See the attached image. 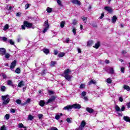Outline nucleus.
Instances as JSON below:
<instances>
[{
  "mask_svg": "<svg viewBox=\"0 0 130 130\" xmlns=\"http://www.w3.org/2000/svg\"><path fill=\"white\" fill-rule=\"evenodd\" d=\"M30 6H31V4H30L27 3V4H26L25 6V10H27V9H29Z\"/></svg>",
  "mask_w": 130,
  "mask_h": 130,
  "instance_id": "4c0bfd02",
  "label": "nucleus"
},
{
  "mask_svg": "<svg viewBox=\"0 0 130 130\" xmlns=\"http://www.w3.org/2000/svg\"><path fill=\"white\" fill-rule=\"evenodd\" d=\"M44 104H45V103L43 101H41L39 103L40 106H41L42 107H43V106H44Z\"/></svg>",
  "mask_w": 130,
  "mask_h": 130,
  "instance_id": "4be33fe9",
  "label": "nucleus"
},
{
  "mask_svg": "<svg viewBox=\"0 0 130 130\" xmlns=\"http://www.w3.org/2000/svg\"><path fill=\"white\" fill-rule=\"evenodd\" d=\"M64 55H66V53L61 52L58 54V57H62L63 56H64Z\"/></svg>",
  "mask_w": 130,
  "mask_h": 130,
  "instance_id": "a878e982",
  "label": "nucleus"
},
{
  "mask_svg": "<svg viewBox=\"0 0 130 130\" xmlns=\"http://www.w3.org/2000/svg\"><path fill=\"white\" fill-rule=\"evenodd\" d=\"M89 85H91V84H96V82L94 81L93 80H90L88 82Z\"/></svg>",
  "mask_w": 130,
  "mask_h": 130,
  "instance_id": "ea45409f",
  "label": "nucleus"
},
{
  "mask_svg": "<svg viewBox=\"0 0 130 130\" xmlns=\"http://www.w3.org/2000/svg\"><path fill=\"white\" fill-rule=\"evenodd\" d=\"M8 94L6 95L2 96V100L3 101V105H7V104H9L10 103V98Z\"/></svg>",
  "mask_w": 130,
  "mask_h": 130,
  "instance_id": "7ed1b4c3",
  "label": "nucleus"
},
{
  "mask_svg": "<svg viewBox=\"0 0 130 130\" xmlns=\"http://www.w3.org/2000/svg\"><path fill=\"white\" fill-rule=\"evenodd\" d=\"M77 23H78V21H77V20L74 19L73 21V25H77Z\"/></svg>",
  "mask_w": 130,
  "mask_h": 130,
  "instance_id": "8fccbe9b",
  "label": "nucleus"
},
{
  "mask_svg": "<svg viewBox=\"0 0 130 130\" xmlns=\"http://www.w3.org/2000/svg\"><path fill=\"white\" fill-rule=\"evenodd\" d=\"M8 42H9L10 44H11V45H14L15 43L14 42V41H13V40L11 39L9 41H8Z\"/></svg>",
  "mask_w": 130,
  "mask_h": 130,
  "instance_id": "a19ab883",
  "label": "nucleus"
},
{
  "mask_svg": "<svg viewBox=\"0 0 130 130\" xmlns=\"http://www.w3.org/2000/svg\"><path fill=\"white\" fill-rule=\"evenodd\" d=\"M23 86H24L23 81H21L18 83V87H19V88L23 87Z\"/></svg>",
  "mask_w": 130,
  "mask_h": 130,
  "instance_id": "a211bd4d",
  "label": "nucleus"
},
{
  "mask_svg": "<svg viewBox=\"0 0 130 130\" xmlns=\"http://www.w3.org/2000/svg\"><path fill=\"white\" fill-rule=\"evenodd\" d=\"M60 116H62V113H60V115H59V114L56 115L55 116V118L57 120H58V119H59V118H60Z\"/></svg>",
  "mask_w": 130,
  "mask_h": 130,
  "instance_id": "dca6fc26",
  "label": "nucleus"
},
{
  "mask_svg": "<svg viewBox=\"0 0 130 130\" xmlns=\"http://www.w3.org/2000/svg\"><path fill=\"white\" fill-rule=\"evenodd\" d=\"M119 100L120 101V102H122V101H123V99H122V97H120Z\"/></svg>",
  "mask_w": 130,
  "mask_h": 130,
  "instance_id": "052dcab7",
  "label": "nucleus"
},
{
  "mask_svg": "<svg viewBox=\"0 0 130 130\" xmlns=\"http://www.w3.org/2000/svg\"><path fill=\"white\" fill-rule=\"evenodd\" d=\"M93 43H94V42L92 40L89 41L87 42V46H91V45H92V44H93Z\"/></svg>",
  "mask_w": 130,
  "mask_h": 130,
  "instance_id": "412c9836",
  "label": "nucleus"
},
{
  "mask_svg": "<svg viewBox=\"0 0 130 130\" xmlns=\"http://www.w3.org/2000/svg\"><path fill=\"white\" fill-rule=\"evenodd\" d=\"M72 32L73 33H74V35H76V34H77V29H76V27H73Z\"/></svg>",
  "mask_w": 130,
  "mask_h": 130,
  "instance_id": "c85d7f7f",
  "label": "nucleus"
},
{
  "mask_svg": "<svg viewBox=\"0 0 130 130\" xmlns=\"http://www.w3.org/2000/svg\"><path fill=\"white\" fill-rule=\"evenodd\" d=\"M21 72V70H20L19 68H17L15 70V72L17 73V74H20Z\"/></svg>",
  "mask_w": 130,
  "mask_h": 130,
  "instance_id": "37998d69",
  "label": "nucleus"
},
{
  "mask_svg": "<svg viewBox=\"0 0 130 130\" xmlns=\"http://www.w3.org/2000/svg\"><path fill=\"white\" fill-rule=\"evenodd\" d=\"M66 121L69 123H72V118H67V119H66Z\"/></svg>",
  "mask_w": 130,
  "mask_h": 130,
  "instance_id": "e433bc0d",
  "label": "nucleus"
},
{
  "mask_svg": "<svg viewBox=\"0 0 130 130\" xmlns=\"http://www.w3.org/2000/svg\"><path fill=\"white\" fill-rule=\"evenodd\" d=\"M50 130H58V129H57V128H56V127H51V128L50 129Z\"/></svg>",
  "mask_w": 130,
  "mask_h": 130,
  "instance_id": "4d7b16f0",
  "label": "nucleus"
},
{
  "mask_svg": "<svg viewBox=\"0 0 130 130\" xmlns=\"http://www.w3.org/2000/svg\"><path fill=\"white\" fill-rule=\"evenodd\" d=\"M103 17H104V13H102L101 14V16L100 17V19H102L103 18Z\"/></svg>",
  "mask_w": 130,
  "mask_h": 130,
  "instance_id": "0e129e2a",
  "label": "nucleus"
},
{
  "mask_svg": "<svg viewBox=\"0 0 130 130\" xmlns=\"http://www.w3.org/2000/svg\"><path fill=\"white\" fill-rule=\"evenodd\" d=\"M56 2L60 7H62V4H61V1L60 0H56Z\"/></svg>",
  "mask_w": 130,
  "mask_h": 130,
  "instance_id": "7c9ffc66",
  "label": "nucleus"
},
{
  "mask_svg": "<svg viewBox=\"0 0 130 130\" xmlns=\"http://www.w3.org/2000/svg\"><path fill=\"white\" fill-rule=\"evenodd\" d=\"M2 76H3L4 79H6L7 78V76L6 75L3 74L2 75Z\"/></svg>",
  "mask_w": 130,
  "mask_h": 130,
  "instance_id": "69168bd1",
  "label": "nucleus"
},
{
  "mask_svg": "<svg viewBox=\"0 0 130 130\" xmlns=\"http://www.w3.org/2000/svg\"><path fill=\"white\" fill-rule=\"evenodd\" d=\"M38 116L39 118V119H41V118H42L43 115L42 114H39L38 115Z\"/></svg>",
  "mask_w": 130,
  "mask_h": 130,
  "instance_id": "de8ad7c7",
  "label": "nucleus"
},
{
  "mask_svg": "<svg viewBox=\"0 0 130 130\" xmlns=\"http://www.w3.org/2000/svg\"><path fill=\"white\" fill-rule=\"evenodd\" d=\"M11 112H12V113H15V112H16V110L14 109H11L10 110Z\"/></svg>",
  "mask_w": 130,
  "mask_h": 130,
  "instance_id": "5fc2aeb1",
  "label": "nucleus"
},
{
  "mask_svg": "<svg viewBox=\"0 0 130 130\" xmlns=\"http://www.w3.org/2000/svg\"><path fill=\"white\" fill-rule=\"evenodd\" d=\"M5 117L6 119H7L8 120V119H10V114H6L5 116Z\"/></svg>",
  "mask_w": 130,
  "mask_h": 130,
  "instance_id": "c03bdc74",
  "label": "nucleus"
},
{
  "mask_svg": "<svg viewBox=\"0 0 130 130\" xmlns=\"http://www.w3.org/2000/svg\"><path fill=\"white\" fill-rule=\"evenodd\" d=\"M83 99H84V100H85V101H88V97H87V96H84V97L83 98Z\"/></svg>",
  "mask_w": 130,
  "mask_h": 130,
  "instance_id": "680f3d73",
  "label": "nucleus"
},
{
  "mask_svg": "<svg viewBox=\"0 0 130 130\" xmlns=\"http://www.w3.org/2000/svg\"><path fill=\"white\" fill-rule=\"evenodd\" d=\"M48 93L50 94V95H52L53 94V91L51 90H48Z\"/></svg>",
  "mask_w": 130,
  "mask_h": 130,
  "instance_id": "6e6d98bb",
  "label": "nucleus"
},
{
  "mask_svg": "<svg viewBox=\"0 0 130 130\" xmlns=\"http://www.w3.org/2000/svg\"><path fill=\"white\" fill-rule=\"evenodd\" d=\"M1 130H6V125H4L2 126Z\"/></svg>",
  "mask_w": 130,
  "mask_h": 130,
  "instance_id": "603ef678",
  "label": "nucleus"
},
{
  "mask_svg": "<svg viewBox=\"0 0 130 130\" xmlns=\"http://www.w3.org/2000/svg\"><path fill=\"white\" fill-rule=\"evenodd\" d=\"M5 58H10V57H11V55L9 53H6V54H5Z\"/></svg>",
  "mask_w": 130,
  "mask_h": 130,
  "instance_id": "72a5a7b5",
  "label": "nucleus"
},
{
  "mask_svg": "<svg viewBox=\"0 0 130 130\" xmlns=\"http://www.w3.org/2000/svg\"><path fill=\"white\" fill-rule=\"evenodd\" d=\"M86 111L87 112H89V113H93L94 112V110L91 108H86Z\"/></svg>",
  "mask_w": 130,
  "mask_h": 130,
  "instance_id": "9b49d317",
  "label": "nucleus"
},
{
  "mask_svg": "<svg viewBox=\"0 0 130 130\" xmlns=\"http://www.w3.org/2000/svg\"><path fill=\"white\" fill-rule=\"evenodd\" d=\"M72 73V71L70 69H66L64 71L63 75H62V77H63L67 81H71L72 78H73V76L70 75Z\"/></svg>",
  "mask_w": 130,
  "mask_h": 130,
  "instance_id": "f257e3e1",
  "label": "nucleus"
},
{
  "mask_svg": "<svg viewBox=\"0 0 130 130\" xmlns=\"http://www.w3.org/2000/svg\"><path fill=\"white\" fill-rule=\"evenodd\" d=\"M124 89H125V90H127V91H129V90H130L129 86H128L127 85H124Z\"/></svg>",
  "mask_w": 130,
  "mask_h": 130,
  "instance_id": "c9c22d12",
  "label": "nucleus"
},
{
  "mask_svg": "<svg viewBox=\"0 0 130 130\" xmlns=\"http://www.w3.org/2000/svg\"><path fill=\"white\" fill-rule=\"evenodd\" d=\"M86 125V122L83 120L80 124L81 127H79V130L84 129V127Z\"/></svg>",
  "mask_w": 130,
  "mask_h": 130,
  "instance_id": "6e6552de",
  "label": "nucleus"
},
{
  "mask_svg": "<svg viewBox=\"0 0 130 130\" xmlns=\"http://www.w3.org/2000/svg\"><path fill=\"white\" fill-rule=\"evenodd\" d=\"M34 119V117L32 116V115H28V120H33Z\"/></svg>",
  "mask_w": 130,
  "mask_h": 130,
  "instance_id": "2f4dec72",
  "label": "nucleus"
},
{
  "mask_svg": "<svg viewBox=\"0 0 130 130\" xmlns=\"http://www.w3.org/2000/svg\"><path fill=\"white\" fill-rule=\"evenodd\" d=\"M56 64V61H51V63L50 64V67H51L52 68H53V67H54V66H55Z\"/></svg>",
  "mask_w": 130,
  "mask_h": 130,
  "instance_id": "6ab92c4d",
  "label": "nucleus"
},
{
  "mask_svg": "<svg viewBox=\"0 0 130 130\" xmlns=\"http://www.w3.org/2000/svg\"><path fill=\"white\" fill-rule=\"evenodd\" d=\"M82 19L84 23L87 22V17H83Z\"/></svg>",
  "mask_w": 130,
  "mask_h": 130,
  "instance_id": "49530a36",
  "label": "nucleus"
},
{
  "mask_svg": "<svg viewBox=\"0 0 130 130\" xmlns=\"http://www.w3.org/2000/svg\"><path fill=\"white\" fill-rule=\"evenodd\" d=\"M44 27H45L44 30L43 31V33L47 32V30L49 29V25L48 24V20L44 22Z\"/></svg>",
  "mask_w": 130,
  "mask_h": 130,
  "instance_id": "20e7f679",
  "label": "nucleus"
},
{
  "mask_svg": "<svg viewBox=\"0 0 130 130\" xmlns=\"http://www.w3.org/2000/svg\"><path fill=\"white\" fill-rule=\"evenodd\" d=\"M96 49H98L100 47V42H98L97 43L95 44L94 46H93Z\"/></svg>",
  "mask_w": 130,
  "mask_h": 130,
  "instance_id": "2eb2a0df",
  "label": "nucleus"
},
{
  "mask_svg": "<svg viewBox=\"0 0 130 130\" xmlns=\"http://www.w3.org/2000/svg\"><path fill=\"white\" fill-rule=\"evenodd\" d=\"M115 109L117 112H118V111H120V108H119L117 105L115 106Z\"/></svg>",
  "mask_w": 130,
  "mask_h": 130,
  "instance_id": "b1692460",
  "label": "nucleus"
},
{
  "mask_svg": "<svg viewBox=\"0 0 130 130\" xmlns=\"http://www.w3.org/2000/svg\"><path fill=\"white\" fill-rule=\"evenodd\" d=\"M7 85H8V86H12V87H14V86H15V85H14V83H13V81H12V80H8L7 81Z\"/></svg>",
  "mask_w": 130,
  "mask_h": 130,
  "instance_id": "ddd939ff",
  "label": "nucleus"
},
{
  "mask_svg": "<svg viewBox=\"0 0 130 130\" xmlns=\"http://www.w3.org/2000/svg\"><path fill=\"white\" fill-rule=\"evenodd\" d=\"M128 108H130V102L127 104Z\"/></svg>",
  "mask_w": 130,
  "mask_h": 130,
  "instance_id": "774afa93",
  "label": "nucleus"
},
{
  "mask_svg": "<svg viewBox=\"0 0 130 130\" xmlns=\"http://www.w3.org/2000/svg\"><path fill=\"white\" fill-rule=\"evenodd\" d=\"M23 25L27 28H31V27H32V26H33V24H32L31 23H30L27 21H25L24 22Z\"/></svg>",
  "mask_w": 130,
  "mask_h": 130,
  "instance_id": "39448f33",
  "label": "nucleus"
},
{
  "mask_svg": "<svg viewBox=\"0 0 130 130\" xmlns=\"http://www.w3.org/2000/svg\"><path fill=\"white\" fill-rule=\"evenodd\" d=\"M107 82H108V84H111L112 83V80L110 78H108L107 79Z\"/></svg>",
  "mask_w": 130,
  "mask_h": 130,
  "instance_id": "58836bf2",
  "label": "nucleus"
},
{
  "mask_svg": "<svg viewBox=\"0 0 130 130\" xmlns=\"http://www.w3.org/2000/svg\"><path fill=\"white\" fill-rule=\"evenodd\" d=\"M73 108H75V109H80L81 108V105L79 104H75L73 105H69L64 107L63 110H72Z\"/></svg>",
  "mask_w": 130,
  "mask_h": 130,
  "instance_id": "f03ea898",
  "label": "nucleus"
},
{
  "mask_svg": "<svg viewBox=\"0 0 130 130\" xmlns=\"http://www.w3.org/2000/svg\"><path fill=\"white\" fill-rule=\"evenodd\" d=\"M43 50L44 53H46V54H48V53H49V50L48 49H44Z\"/></svg>",
  "mask_w": 130,
  "mask_h": 130,
  "instance_id": "cd10ccee",
  "label": "nucleus"
},
{
  "mask_svg": "<svg viewBox=\"0 0 130 130\" xmlns=\"http://www.w3.org/2000/svg\"><path fill=\"white\" fill-rule=\"evenodd\" d=\"M18 127L19 128H21L22 127H23V128H26V127L24 126V125H23V123H19L18 124Z\"/></svg>",
  "mask_w": 130,
  "mask_h": 130,
  "instance_id": "c756f323",
  "label": "nucleus"
},
{
  "mask_svg": "<svg viewBox=\"0 0 130 130\" xmlns=\"http://www.w3.org/2000/svg\"><path fill=\"white\" fill-rule=\"evenodd\" d=\"M105 62L106 63H109L110 61L109 60L106 59L105 60Z\"/></svg>",
  "mask_w": 130,
  "mask_h": 130,
  "instance_id": "338daca9",
  "label": "nucleus"
},
{
  "mask_svg": "<svg viewBox=\"0 0 130 130\" xmlns=\"http://www.w3.org/2000/svg\"><path fill=\"white\" fill-rule=\"evenodd\" d=\"M1 40H3L4 42H6V41H7V42H8V38H7L6 37H2V38H1Z\"/></svg>",
  "mask_w": 130,
  "mask_h": 130,
  "instance_id": "79ce46f5",
  "label": "nucleus"
},
{
  "mask_svg": "<svg viewBox=\"0 0 130 130\" xmlns=\"http://www.w3.org/2000/svg\"><path fill=\"white\" fill-rule=\"evenodd\" d=\"M116 20H117V18L116 16H114L112 19V21L113 23H115L116 22Z\"/></svg>",
  "mask_w": 130,
  "mask_h": 130,
  "instance_id": "aec40b11",
  "label": "nucleus"
},
{
  "mask_svg": "<svg viewBox=\"0 0 130 130\" xmlns=\"http://www.w3.org/2000/svg\"><path fill=\"white\" fill-rule=\"evenodd\" d=\"M86 95H87V92H86L85 91H83L81 93V96H82L83 97H85Z\"/></svg>",
  "mask_w": 130,
  "mask_h": 130,
  "instance_id": "a18cd8bd",
  "label": "nucleus"
},
{
  "mask_svg": "<svg viewBox=\"0 0 130 130\" xmlns=\"http://www.w3.org/2000/svg\"><path fill=\"white\" fill-rule=\"evenodd\" d=\"M124 109H125V107H124V106H122L120 110L121 111H124Z\"/></svg>",
  "mask_w": 130,
  "mask_h": 130,
  "instance_id": "bf43d9fd",
  "label": "nucleus"
},
{
  "mask_svg": "<svg viewBox=\"0 0 130 130\" xmlns=\"http://www.w3.org/2000/svg\"><path fill=\"white\" fill-rule=\"evenodd\" d=\"M16 102L17 104H21L22 101H21V100H17Z\"/></svg>",
  "mask_w": 130,
  "mask_h": 130,
  "instance_id": "09e8293b",
  "label": "nucleus"
},
{
  "mask_svg": "<svg viewBox=\"0 0 130 130\" xmlns=\"http://www.w3.org/2000/svg\"><path fill=\"white\" fill-rule=\"evenodd\" d=\"M105 10L106 11H107V12H108L109 13H111V12H112V9L109 7H105Z\"/></svg>",
  "mask_w": 130,
  "mask_h": 130,
  "instance_id": "4468645a",
  "label": "nucleus"
},
{
  "mask_svg": "<svg viewBox=\"0 0 130 130\" xmlns=\"http://www.w3.org/2000/svg\"><path fill=\"white\" fill-rule=\"evenodd\" d=\"M84 88H85V84H82L80 86V89H84Z\"/></svg>",
  "mask_w": 130,
  "mask_h": 130,
  "instance_id": "3c124183",
  "label": "nucleus"
},
{
  "mask_svg": "<svg viewBox=\"0 0 130 130\" xmlns=\"http://www.w3.org/2000/svg\"><path fill=\"white\" fill-rule=\"evenodd\" d=\"M46 71H47V69L44 70L42 71V73H40V75L41 76H44V75H45V74H46Z\"/></svg>",
  "mask_w": 130,
  "mask_h": 130,
  "instance_id": "393cba45",
  "label": "nucleus"
},
{
  "mask_svg": "<svg viewBox=\"0 0 130 130\" xmlns=\"http://www.w3.org/2000/svg\"><path fill=\"white\" fill-rule=\"evenodd\" d=\"M124 70H125L124 68L123 67L121 68V73H123V74L124 73Z\"/></svg>",
  "mask_w": 130,
  "mask_h": 130,
  "instance_id": "864d4df0",
  "label": "nucleus"
},
{
  "mask_svg": "<svg viewBox=\"0 0 130 130\" xmlns=\"http://www.w3.org/2000/svg\"><path fill=\"white\" fill-rule=\"evenodd\" d=\"M21 15H22V14H21V13H20V12L17 13L16 14L17 17H20V16H21Z\"/></svg>",
  "mask_w": 130,
  "mask_h": 130,
  "instance_id": "13d9d810",
  "label": "nucleus"
},
{
  "mask_svg": "<svg viewBox=\"0 0 130 130\" xmlns=\"http://www.w3.org/2000/svg\"><path fill=\"white\" fill-rule=\"evenodd\" d=\"M46 11H47V13L50 14V13H51V12H52V9L50 7H48L46 9Z\"/></svg>",
  "mask_w": 130,
  "mask_h": 130,
  "instance_id": "5701e85b",
  "label": "nucleus"
},
{
  "mask_svg": "<svg viewBox=\"0 0 130 130\" xmlns=\"http://www.w3.org/2000/svg\"><path fill=\"white\" fill-rule=\"evenodd\" d=\"M54 52L55 55H56L58 53V52H57V50H54Z\"/></svg>",
  "mask_w": 130,
  "mask_h": 130,
  "instance_id": "e2e57ef3",
  "label": "nucleus"
},
{
  "mask_svg": "<svg viewBox=\"0 0 130 130\" xmlns=\"http://www.w3.org/2000/svg\"><path fill=\"white\" fill-rule=\"evenodd\" d=\"M7 89V88L6 87V86H3L1 87V91H2V92H5V91H6V89Z\"/></svg>",
  "mask_w": 130,
  "mask_h": 130,
  "instance_id": "f704fd0d",
  "label": "nucleus"
},
{
  "mask_svg": "<svg viewBox=\"0 0 130 130\" xmlns=\"http://www.w3.org/2000/svg\"><path fill=\"white\" fill-rule=\"evenodd\" d=\"M16 66H17V61L15 60L12 62L10 66V69L13 70V69H15V67H16Z\"/></svg>",
  "mask_w": 130,
  "mask_h": 130,
  "instance_id": "0eeeda50",
  "label": "nucleus"
},
{
  "mask_svg": "<svg viewBox=\"0 0 130 130\" xmlns=\"http://www.w3.org/2000/svg\"><path fill=\"white\" fill-rule=\"evenodd\" d=\"M7 53V50L4 48H0V54L3 56Z\"/></svg>",
  "mask_w": 130,
  "mask_h": 130,
  "instance_id": "423d86ee",
  "label": "nucleus"
},
{
  "mask_svg": "<svg viewBox=\"0 0 130 130\" xmlns=\"http://www.w3.org/2000/svg\"><path fill=\"white\" fill-rule=\"evenodd\" d=\"M64 24H66V22H64V21H63L60 23L61 28H63V27H64Z\"/></svg>",
  "mask_w": 130,
  "mask_h": 130,
  "instance_id": "473e14b6",
  "label": "nucleus"
},
{
  "mask_svg": "<svg viewBox=\"0 0 130 130\" xmlns=\"http://www.w3.org/2000/svg\"><path fill=\"white\" fill-rule=\"evenodd\" d=\"M8 29H9V24H7L4 26V28L3 30L4 31H7V30H8Z\"/></svg>",
  "mask_w": 130,
  "mask_h": 130,
  "instance_id": "bb28decb",
  "label": "nucleus"
},
{
  "mask_svg": "<svg viewBox=\"0 0 130 130\" xmlns=\"http://www.w3.org/2000/svg\"><path fill=\"white\" fill-rule=\"evenodd\" d=\"M72 3L74 4V5H78V6L81 5V3L78 0H72Z\"/></svg>",
  "mask_w": 130,
  "mask_h": 130,
  "instance_id": "9d476101",
  "label": "nucleus"
},
{
  "mask_svg": "<svg viewBox=\"0 0 130 130\" xmlns=\"http://www.w3.org/2000/svg\"><path fill=\"white\" fill-rule=\"evenodd\" d=\"M123 119L126 122H130V118L128 116H124Z\"/></svg>",
  "mask_w": 130,
  "mask_h": 130,
  "instance_id": "f8f14e48",
  "label": "nucleus"
},
{
  "mask_svg": "<svg viewBox=\"0 0 130 130\" xmlns=\"http://www.w3.org/2000/svg\"><path fill=\"white\" fill-rule=\"evenodd\" d=\"M109 71L110 72L109 73V74H111V75H113V74H114V70H113V68L110 67Z\"/></svg>",
  "mask_w": 130,
  "mask_h": 130,
  "instance_id": "f3484780",
  "label": "nucleus"
},
{
  "mask_svg": "<svg viewBox=\"0 0 130 130\" xmlns=\"http://www.w3.org/2000/svg\"><path fill=\"white\" fill-rule=\"evenodd\" d=\"M54 100H55V96L53 95L48 100L47 103H51V102H53Z\"/></svg>",
  "mask_w": 130,
  "mask_h": 130,
  "instance_id": "1a4fd4ad",
  "label": "nucleus"
}]
</instances>
